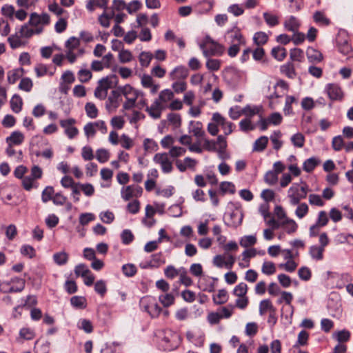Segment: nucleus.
<instances>
[{"label":"nucleus","instance_id":"nucleus-5","mask_svg":"<svg viewBox=\"0 0 353 353\" xmlns=\"http://www.w3.org/2000/svg\"><path fill=\"white\" fill-rule=\"evenodd\" d=\"M76 123L74 119L70 118L60 121V125L65 129V133L70 139L74 138L79 133V130L73 125Z\"/></svg>","mask_w":353,"mask_h":353},{"label":"nucleus","instance_id":"nucleus-19","mask_svg":"<svg viewBox=\"0 0 353 353\" xmlns=\"http://www.w3.org/2000/svg\"><path fill=\"white\" fill-rule=\"evenodd\" d=\"M271 54L274 59L281 61L286 57L287 51L284 48L277 46L272 49Z\"/></svg>","mask_w":353,"mask_h":353},{"label":"nucleus","instance_id":"nucleus-54","mask_svg":"<svg viewBox=\"0 0 353 353\" xmlns=\"http://www.w3.org/2000/svg\"><path fill=\"white\" fill-rule=\"evenodd\" d=\"M94 290L101 296H103L107 291L105 282L103 280L97 281L94 284Z\"/></svg>","mask_w":353,"mask_h":353},{"label":"nucleus","instance_id":"nucleus-24","mask_svg":"<svg viewBox=\"0 0 353 353\" xmlns=\"http://www.w3.org/2000/svg\"><path fill=\"white\" fill-rule=\"evenodd\" d=\"M268 310L274 312L275 308L270 299H264L260 302L259 313L261 315H264Z\"/></svg>","mask_w":353,"mask_h":353},{"label":"nucleus","instance_id":"nucleus-9","mask_svg":"<svg viewBox=\"0 0 353 353\" xmlns=\"http://www.w3.org/2000/svg\"><path fill=\"white\" fill-rule=\"evenodd\" d=\"M188 76V70L185 66H177L170 74V77L172 80L185 79Z\"/></svg>","mask_w":353,"mask_h":353},{"label":"nucleus","instance_id":"nucleus-41","mask_svg":"<svg viewBox=\"0 0 353 353\" xmlns=\"http://www.w3.org/2000/svg\"><path fill=\"white\" fill-rule=\"evenodd\" d=\"M152 302H154V297L150 296H144L140 300V306L144 311L148 313Z\"/></svg>","mask_w":353,"mask_h":353},{"label":"nucleus","instance_id":"nucleus-15","mask_svg":"<svg viewBox=\"0 0 353 353\" xmlns=\"http://www.w3.org/2000/svg\"><path fill=\"white\" fill-rule=\"evenodd\" d=\"M281 72L290 79H294L296 74L294 64L292 62H288L281 65Z\"/></svg>","mask_w":353,"mask_h":353},{"label":"nucleus","instance_id":"nucleus-56","mask_svg":"<svg viewBox=\"0 0 353 353\" xmlns=\"http://www.w3.org/2000/svg\"><path fill=\"white\" fill-rule=\"evenodd\" d=\"M329 219L327 217V213L325 211H320L319 212L318 219L315 224H316L319 227H324L328 223Z\"/></svg>","mask_w":353,"mask_h":353},{"label":"nucleus","instance_id":"nucleus-31","mask_svg":"<svg viewBox=\"0 0 353 353\" xmlns=\"http://www.w3.org/2000/svg\"><path fill=\"white\" fill-rule=\"evenodd\" d=\"M122 272L125 276L132 277L137 274V268L132 263H127L122 266Z\"/></svg>","mask_w":353,"mask_h":353},{"label":"nucleus","instance_id":"nucleus-42","mask_svg":"<svg viewBox=\"0 0 353 353\" xmlns=\"http://www.w3.org/2000/svg\"><path fill=\"white\" fill-rule=\"evenodd\" d=\"M281 137V133L280 131L274 132L270 137L271 141L273 143V148L276 150H279L283 145L282 141H279Z\"/></svg>","mask_w":353,"mask_h":353},{"label":"nucleus","instance_id":"nucleus-36","mask_svg":"<svg viewBox=\"0 0 353 353\" xmlns=\"http://www.w3.org/2000/svg\"><path fill=\"white\" fill-rule=\"evenodd\" d=\"M143 148L146 152H153L158 150V144L153 139L147 138L143 141Z\"/></svg>","mask_w":353,"mask_h":353},{"label":"nucleus","instance_id":"nucleus-17","mask_svg":"<svg viewBox=\"0 0 353 353\" xmlns=\"http://www.w3.org/2000/svg\"><path fill=\"white\" fill-rule=\"evenodd\" d=\"M22 68L12 70L8 72V81L9 83L14 84L23 74Z\"/></svg>","mask_w":353,"mask_h":353},{"label":"nucleus","instance_id":"nucleus-25","mask_svg":"<svg viewBox=\"0 0 353 353\" xmlns=\"http://www.w3.org/2000/svg\"><path fill=\"white\" fill-rule=\"evenodd\" d=\"M275 264L272 261L263 262L261 267V272L265 275H272L276 272Z\"/></svg>","mask_w":353,"mask_h":353},{"label":"nucleus","instance_id":"nucleus-43","mask_svg":"<svg viewBox=\"0 0 353 353\" xmlns=\"http://www.w3.org/2000/svg\"><path fill=\"white\" fill-rule=\"evenodd\" d=\"M80 45L79 39L75 37H70L67 41L65 42V48L68 50L74 51L76 48H77Z\"/></svg>","mask_w":353,"mask_h":353},{"label":"nucleus","instance_id":"nucleus-46","mask_svg":"<svg viewBox=\"0 0 353 353\" xmlns=\"http://www.w3.org/2000/svg\"><path fill=\"white\" fill-rule=\"evenodd\" d=\"M336 339L341 343L347 342L350 340V332L346 330L339 331L334 334Z\"/></svg>","mask_w":353,"mask_h":353},{"label":"nucleus","instance_id":"nucleus-59","mask_svg":"<svg viewBox=\"0 0 353 353\" xmlns=\"http://www.w3.org/2000/svg\"><path fill=\"white\" fill-rule=\"evenodd\" d=\"M192 132L197 138H203L205 135V131L202 129V123L199 121L194 125Z\"/></svg>","mask_w":353,"mask_h":353},{"label":"nucleus","instance_id":"nucleus-12","mask_svg":"<svg viewBox=\"0 0 353 353\" xmlns=\"http://www.w3.org/2000/svg\"><path fill=\"white\" fill-rule=\"evenodd\" d=\"M161 103L157 99L150 107L146 108L150 116L154 119H159L161 117Z\"/></svg>","mask_w":353,"mask_h":353},{"label":"nucleus","instance_id":"nucleus-20","mask_svg":"<svg viewBox=\"0 0 353 353\" xmlns=\"http://www.w3.org/2000/svg\"><path fill=\"white\" fill-rule=\"evenodd\" d=\"M323 248L316 245H312L310 248V254L315 260L320 261L323 258Z\"/></svg>","mask_w":353,"mask_h":353},{"label":"nucleus","instance_id":"nucleus-28","mask_svg":"<svg viewBox=\"0 0 353 353\" xmlns=\"http://www.w3.org/2000/svg\"><path fill=\"white\" fill-rule=\"evenodd\" d=\"M8 41L12 49L18 48L24 45V43L21 40V36L18 34L10 36L8 38Z\"/></svg>","mask_w":353,"mask_h":353},{"label":"nucleus","instance_id":"nucleus-50","mask_svg":"<svg viewBox=\"0 0 353 353\" xmlns=\"http://www.w3.org/2000/svg\"><path fill=\"white\" fill-rule=\"evenodd\" d=\"M220 190L222 194H224L226 192L234 194L235 192V188L232 183L228 181L221 182L220 184Z\"/></svg>","mask_w":353,"mask_h":353},{"label":"nucleus","instance_id":"nucleus-30","mask_svg":"<svg viewBox=\"0 0 353 353\" xmlns=\"http://www.w3.org/2000/svg\"><path fill=\"white\" fill-rule=\"evenodd\" d=\"M282 225L288 234L295 232L298 228L296 223L292 219H287L283 222Z\"/></svg>","mask_w":353,"mask_h":353},{"label":"nucleus","instance_id":"nucleus-47","mask_svg":"<svg viewBox=\"0 0 353 353\" xmlns=\"http://www.w3.org/2000/svg\"><path fill=\"white\" fill-rule=\"evenodd\" d=\"M122 243L125 245H128L134 240V235L130 230H124L121 234Z\"/></svg>","mask_w":353,"mask_h":353},{"label":"nucleus","instance_id":"nucleus-53","mask_svg":"<svg viewBox=\"0 0 353 353\" xmlns=\"http://www.w3.org/2000/svg\"><path fill=\"white\" fill-rule=\"evenodd\" d=\"M265 181L270 185H274L278 181V174L274 171H268L264 176Z\"/></svg>","mask_w":353,"mask_h":353},{"label":"nucleus","instance_id":"nucleus-22","mask_svg":"<svg viewBox=\"0 0 353 353\" xmlns=\"http://www.w3.org/2000/svg\"><path fill=\"white\" fill-rule=\"evenodd\" d=\"M182 268L176 269L174 265H170L164 270V274L166 278L173 279L181 274Z\"/></svg>","mask_w":353,"mask_h":353},{"label":"nucleus","instance_id":"nucleus-16","mask_svg":"<svg viewBox=\"0 0 353 353\" xmlns=\"http://www.w3.org/2000/svg\"><path fill=\"white\" fill-rule=\"evenodd\" d=\"M268 143V138L266 136H262L257 139L253 145V151L262 152L263 151Z\"/></svg>","mask_w":353,"mask_h":353},{"label":"nucleus","instance_id":"nucleus-1","mask_svg":"<svg viewBox=\"0 0 353 353\" xmlns=\"http://www.w3.org/2000/svg\"><path fill=\"white\" fill-rule=\"evenodd\" d=\"M199 47L205 57L221 55L224 51L223 46L214 41L209 35L205 36L203 41L199 44Z\"/></svg>","mask_w":353,"mask_h":353},{"label":"nucleus","instance_id":"nucleus-51","mask_svg":"<svg viewBox=\"0 0 353 353\" xmlns=\"http://www.w3.org/2000/svg\"><path fill=\"white\" fill-rule=\"evenodd\" d=\"M97 159L100 163H105L108 161L110 158V153L107 150L105 149H99L96 152Z\"/></svg>","mask_w":353,"mask_h":353},{"label":"nucleus","instance_id":"nucleus-57","mask_svg":"<svg viewBox=\"0 0 353 353\" xmlns=\"http://www.w3.org/2000/svg\"><path fill=\"white\" fill-rule=\"evenodd\" d=\"M32 85V81L30 78H23L19 83V88L26 92H30Z\"/></svg>","mask_w":353,"mask_h":353},{"label":"nucleus","instance_id":"nucleus-45","mask_svg":"<svg viewBox=\"0 0 353 353\" xmlns=\"http://www.w3.org/2000/svg\"><path fill=\"white\" fill-rule=\"evenodd\" d=\"M119 59L122 63L130 62L132 59V54L130 50L122 49L119 52Z\"/></svg>","mask_w":353,"mask_h":353},{"label":"nucleus","instance_id":"nucleus-11","mask_svg":"<svg viewBox=\"0 0 353 353\" xmlns=\"http://www.w3.org/2000/svg\"><path fill=\"white\" fill-rule=\"evenodd\" d=\"M23 140L24 136L19 131L12 132L10 136L6 138V142L12 145H20L23 143Z\"/></svg>","mask_w":353,"mask_h":353},{"label":"nucleus","instance_id":"nucleus-8","mask_svg":"<svg viewBox=\"0 0 353 353\" xmlns=\"http://www.w3.org/2000/svg\"><path fill=\"white\" fill-rule=\"evenodd\" d=\"M120 98L121 92L119 90H112L108 98V101L105 104L106 109L108 111H110L112 109H117L119 106Z\"/></svg>","mask_w":353,"mask_h":353},{"label":"nucleus","instance_id":"nucleus-49","mask_svg":"<svg viewBox=\"0 0 353 353\" xmlns=\"http://www.w3.org/2000/svg\"><path fill=\"white\" fill-rule=\"evenodd\" d=\"M263 17L269 26L273 27L279 24V19L276 15L272 14L268 12L263 13Z\"/></svg>","mask_w":353,"mask_h":353},{"label":"nucleus","instance_id":"nucleus-13","mask_svg":"<svg viewBox=\"0 0 353 353\" xmlns=\"http://www.w3.org/2000/svg\"><path fill=\"white\" fill-rule=\"evenodd\" d=\"M320 160L316 157H311L306 159L303 165V169L306 172H312L314 168L320 163Z\"/></svg>","mask_w":353,"mask_h":353},{"label":"nucleus","instance_id":"nucleus-63","mask_svg":"<svg viewBox=\"0 0 353 353\" xmlns=\"http://www.w3.org/2000/svg\"><path fill=\"white\" fill-rule=\"evenodd\" d=\"M79 79L81 83L88 82L92 78V73L90 70L81 69L78 72Z\"/></svg>","mask_w":353,"mask_h":353},{"label":"nucleus","instance_id":"nucleus-27","mask_svg":"<svg viewBox=\"0 0 353 353\" xmlns=\"http://www.w3.org/2000/svg\"><path fill=\"white\" fill-rule=\"evenodd\" d=\"M228 301V292L225 290H219L216 296L213 297V301L216 305H221Z\"/></svg>","mask_w":353,"mask_h":353},{"label":"nucleus","instance_id":"nucleus-44","mask_svg":"<svg viewBox=\"0 0 353 353\" xmlns=\"http://www.w3.org/2000/svg\"><path fill=\"white\" fill-rule=\"evenodd\" d=\"M290 57L292 61L301 62L303 59V51L300 48L292 49Z\"/></svg>","mask_w":353,"mask_h":353},{"label":"nucleus","instance_id":"nucleus-3","mask_svg":"<svg viewBox=\"0 0 353 353\" xmlns=\"http://www.w3.org/2000/svg\"><path fill=\"white\" fill-rule=\"evenodd\" d=\"M111 88V81L109 77H106L99 81V85L94 90L95 97L103 100L106 98L108 90Z\"/></svg>","mask_w":353,"mask_h":353},{"label":"nucleus","instance_id":"nucleus-32","mask_svg":"<svg viewBox=\"0 0 353 353\" xmlns=\"http://www.w3.org/2000/svg\"><path fill=\"white\" fill-rule=\"evenodd\" d=\"M153 57V54L149 52H142L139 54V62L143 67H148Z\"/></svg>","mask_w":353,"mask_h":353},{"label":"nucleus","instance_id":"nucleus-6","mask_svg":"<svg viewBox=\"0 0 353 353\" xmlns=\"http://www.w3.org/2000/svg\"><path fill=\"white\" fill-rule=\"evenodd\" d=\"M243 214L241 208V205L237 203L235 206V210L230 214V220L226 223L228 226L237 228L243 220Z\"/></svg>","mask_w":353,"mask_h":353},{"label":"nucleus","instance_id":"nucleus-14","mask_svg":"<svg viewBox=\"0 0 353 353\" xmlns=\"http://www.w3.org/2000/svg\"><path fill=\"white\" fill-rule=\"evenodd\" d=\"M22 105L23 101L21 97L18 94H14L10 100L11 110L15 113H19L22 109Z\"/></svg>","mask_w":353,"mask_h":353},{"label":"nucleus","instance_id":"nucleus-2","mask_svg":"<svg viewBox=\"0 0 353 353\" xmlns=\"http://www.w3.org/2000/svg\"><path fill=\"white\" fill-rule=\"evenodd\" d=\"M153 160L156 163L161 165L164 173H170L172 171V163L168 157V154L165 152L157 153L154 155Z\"/></svg>","mask_w":353,"mask_h":353},{"label":"nucleus","instance_id":"nucleus-55","mask_svg":"<svg viewBox=\"0 0 353 353\" xmlns=\"http://www.w3.org/2000/svg\"><path fill=\"white\" fill-rule=\"evenodd\" d=\"M298 275L301 280L308 281L312 276L311 270L307 267H301L298 270Z\"/></svg>","mask_w":353,"mask_h":353},{"label":"nucleus","instance_id":"nucleus-52","mask_svg":"<svg viewBox=\"0 0 353 353\" xmlns=\"http://www.w3.org/2000/svg\"><path fill=\"white\" fill-rule=\"evenodd\" d=\"M78 326L86 333H90L93 330V326L91 321L85 319H81L79 322Z\"/></svg>","mask_w":353,"mask_h":353},{"label":"nucleus","instance_id":"nucleus-39","mask_svg":"<svg viewBox=\"0 0 353 353\" xmlns=\"http://www.w3.org/2000/svg\"><path fill=\"white\" fill-rule=\"evenodd\" d=\"M90 273L89 268L83 263L77 265L74 268V274L77 276H85Z\"/></svg>","mask_w":353,"mask_h":353},{"label":"nucleus","instance_id":"nucleus-4","mask_svg":"<svg viewBox=\"0 0 353 353\" xmlns=\"http://www.w3.org/2000/svg\"><path fill=\"white\" fill-rule=\"evenodd\" d=\"M325 91L331 101H341L343 98V92L341 87L336 83H328Z\"/></svg>","mask_w":353,"mask_h":353},{"label":"nucleus","instance_id":"nucleus-40","mask_svg":"<svg viewBox=\"0 0 353 353\" xmlns=\"http://www.w3.org/2000/svg\"><path fill=\"white\" fill-rule=\"evenodd\" d=\"M292 144L297 148H302L304 145L305 137L301 133H296L291 137Z\"/></svg>","mask_w":353,"mask_h":353},{"label":"nucleus","instance_id":"nucleus-37","mask_svg":"<svg viewBox=\"0 0 353 353\" xmlns=\"http://www.w3.org/2000/svg\"><path fill=\"white\" fill-rule=\"evenodd\" d=\"M248 288L246 283H240L234 288L233 294L238 297L246 296Z\"/></svg>","mask_w":353,"mask_h":353},{"label":"nucleus","instance_id":"nucleus-33","mask_svg":"<svg viewBox=\"0 0 353 353\" xmlns=\"http://www.w3.org/2000/svg\"><path fill=\"white\" fill-rule=\"evenodd\" d=\"M256 243V238L253 235L244 236L240 240V245L243 248H248Z\"/></svg>","mask_w":353,"mask_h":353},{"label":"nucleus","instance_id":"nucleus-58","mask_svg":"<svg viewBox=\"0 0 353 353\" xmlns=\"http://www.w3.org/2000/svg\"><path fill=\"white\" fill-rule=\"evenodd\" d=\"M162 309L156 302L155 299L154 298V302L151 304V308H150L148 314L151 317L155 318L159 316L160 313L161 312Z\"/></svg>","mask_w":353,"mask_h":353},{"label":"nucleus","instance_id":"nucleus-62","mask_svg":"<svg viewBox=\"0 0 353 353\" xmlns=\"http://www.w3.org/2000/svg\"><path fill=\"white\" fill-rule=\"evenodd\" d=\"M17 234V229L15 225H9L6 230V236L8 240L12 241Z\"/></svg>","mask_w":353,"mask_h":353},{"label":"nucleus","instance_id":"nucleus-61","mask_svg":"<svg viewBox=\"0 0 353 353\" xmlns=\"http://www.w3.org/2000/svg\"><path fill=\"white\" fill-rule=\"evenodd\" d=\"M54 194V188L52 186L46 187L42 192V201L44 203L52 200Z\"/></svg>","mask_w":353,"mask_h":353},{"label":"nucleus","instance_id":"nucleus-60","mask_svg":"<svg viewBox=\"0 0 353 353\" xmlns=\"http://www.w3.org/2000/svg\"><path fill=\"white\" fill-rule=\"evenodd\" d=\"M259 108L258 107H252L249 105L243 108V115L249 117L250 119L254 115L259 114Z\"/></svg>","mask_w":353,"mask_h":353},{"label":"nucleus","instance_id":"nucleus-7","mask_svg":"<svg viewBox=\"0 0 353 353\" xmlns=\"http://www.w3.org/2000/svg\"><path fill=\"white\" fill-rule=\"evenodd\" d=\"M212 120L221 126L225 135H229L232 132V127L234 124L231 122L227 121L226 119L219 112L213 114Z\"/></svg>","mask_w":353,"mask_h":353},{"label":"nucleus","instance_id":"nucleus-21","mask_svg":"<svg viewBox=\"0 0 353 353\" xmlns=\"http://www.w3.org/2000/svg\"><path fill=\"white\" fill-rule=\"evenodd\" d=\"M68 259V254L64 251L56 252L53 255V260L58 265H63L66 264Z\"/></svg>","mask_w":353,"mask_h":353},{"label":"nucleus","instance_id":"nucleus-64","mask_svg":"<svg viewBox=\"0 0 353 353\" xmlns=\"http://www.w3.org/2000/svg\"><path fill=\"white\" fill-rule=\"evenodd\" d=\"M336 238L340 243H347L353 245V235L351 234H339Z\"/></svg>","mask_w":353,"mask_h":353},{"label":"nucleus","instance_id":"nucleus-10","mask_svg":"<svg viewBox=\"0 0 353 353\" xmlns=\"http://www.w3.org/2000/svg\"><path fill=\"white\" fill-rule=\"evenodd\" d=\"M306 54L310 62H321L323 59L321 52L313 48H309Z\"/></svg>","mask_w":353,"mask_h":353},{"label":"nucleus","instance_id":"nucleus-35","mask_svg":"<svg viewBox=\"0 0 353 353\" xmlns=\"http://www.w3.org/2000/svg\"><path fill=\"white\" fill-rule=\"evenodd\" d=\"M240 130L243 132H248L255 129V125L252 123L251 119H242L239 123Z\"/></svg>","mask_w":353,"mask_h":353},{"label":"nucleus","instance_id":"nucleus-38","mask_svg":"<svg viewBox=\"0 0 353 353\" xmlns=\"http://www.w3.org/2000/svg\"><path fill=\"white\" fill-rule=\"evenodd\" d=\"M168 121L175 128H178L181 125V119L179 114L169 113L168 114Z\"/></svg>","mask_w":353,"mask_h":353},{"label":"nucleus","instance_id":"nucleus-29","mask_svg":"<svg viewBox=\"0 0 353 353\" xmlns=\"http://www.w3.org/2000/svg\"><path fill=\"white\" fill-rule=\"evenodd\" d=\"M284 26L288 31L295 32L299 27V23L294 17L292 16L288 21L285 22Z\"/></svg>","mask_w":353,"mask_h":353},{"label":"nucleus","instance_id":"nucleus-26","mask_svg":"<svg viewBox=\"0 0 353 353\" xmlns=\"http://www.w3.org/2000/svg\"><path fill=\"white\" fill-rule=\"evenodd\" d=\"M159 300L164 307H168L174 304L175 298L172 294L168 293L160 295Z\"/></svg>","mask_w":353,"mask_h":353},{"label":"nucleus","instance_id":"nucleus-48","mask_svg":"<svg viewBox=\"0 0 353 353\" xmlns=\"http://www.w3.org/2000/svg\"><path fill=\"white\" fill-rule=\"evenodd\" d=\"M308 191V187L307 185H304L301 186L300 188L297 184L294 185L289 189V193L291 192H295L297 195H304V199L307 196V193Z\"/></svg>","mask_w":353,"mask_h":353},{"label":"nucleus","instance_id":"nucleus-23","mask_svg":"<svg viewBox=\"0 0 353 353\" xmlns=\"http://www.w3.org/2000/svg\"><path fill=\"white\" fill-rule=\"evenodd\" d=\"M268 36L264 32H257L254 34L253 41L258 46H261L265 44L268 42Z\"/></svg>","mask_w":353,"mask_h":353},{"label":"nucleus","instance_id":"nucleus-18","mask_svg":"<svg viewBox=\"0 0 353 353\" xmlns=\"http://www.w3.org/2000/svg\"><path fill=\"white\" fill-rule=\"evenodd\" d=\"M313 19L316 23L321 26H328L330 23V20L321 11H316L313 14Z\"/></svg>","mask_w":353,"mask_h":353},{"label":"nucleus","instance_id":"nucleus-34","mask_svg":"<svg viewBox=\"0 0 353 353\" xmlns=\"http://www.w3.org/2000/svg\"><path fill=\"white\" fill-rule=\"evenodd\" d=\"M85 110L88 117L91 119H94L98 115V110L93 103H87L85 105Z\"/></svg>","mask_w":353,"mask_h":353}]
</instances>
